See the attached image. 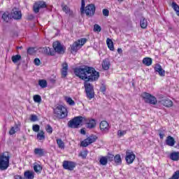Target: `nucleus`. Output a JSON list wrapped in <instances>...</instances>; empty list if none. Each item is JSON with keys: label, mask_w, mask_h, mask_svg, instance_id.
<instances>
[{"label": "nucleus", "mask_w": 179, "mask_h": 179, "mask_svg": "<svg viewBox=\"0 0 179 179\" xmlns=\"http://www.w3.org/2000/svg\"><path fill=\"white\" fill-rule=\"evenodd\" d=\"M74 73L84 82H94L99 80V78H100V73L96 71L94 68L87 66L76 68Z\"/></svg>", "instance_id": "1"}, {"label": "nucleus", "mask_w": 179, "mask_h": 179, "mask_svg": "<svg viewBox=\"0 0 179 179\" xmlns=\"http://www.w3.org/2000/svg\"><path fill=\"white\" fill-rule=\"evenodd\" d=\"M9 159H10V156H9L8 152H4L0 155V170L1 171L8 170V167H9Z\"/></svg>", "instance_id": "2"}, {"label": "nucleus", "mask_w": 179, "mask_h": 179, "mask_svg": "<svg viewBox=\"0 0 179 179\" xmlns=\"http://www.w3.org/2000/svg\"><path fill=\"white\" fill-rule=\"evenodd\" d=\"M53 111L56 118H59V120L68 117V110L62 105L57 106Z\"/></svg>", "instance_id": "3"}, {"label": "nucleus", "mask_w": 179, "mask_h": 179, "mask_svg": "<svg viewBox=\"0 0 179 179\" xmlns=\"http://www.w3.org/2000/svg\"><path fill=\"white\" fill-rule=\"evenodd\" d=\"M86 118L82 116H77L73 117L71 120L69 121L68 127L69 128H79L80 125H82V122L85 121Z\"/></svg>", "instance_id": "4"}, {"label": "nucleus", "mask_w": 179, "mask_h": 179, "mask_svg": "<svg viewBox=\"0 0 179 179\" xmlns=\"http://www.w3.org/2000/svg\"><path fill=\"white\" fill-rule=\"evenodd\" d=\"M141 97L143 98L145 103H147L148 104H152L153 106H156V104H157V99L150 93L143 92L141 94Z\"/></svg>", "instance_id": "5"}, {"label": "nucleus", "mask_w": 179, "mask_h": 179, "mask_svg": "<svg viewBox=\"0 0 179 179\" xmlns=\"http://www.w3.org/2000/svg\"><path fill=\"white\" fill-rule=\"evenodd\" d=\"M86 41H87V39H86L85 38H83L74 42L71 47V52H76L78 50H80L83 45H85V44H86Z\"/></svg>", "instance_id": "6"}, {"label": "nucleus", "mask_w": 179, "mask_h": 179, "mask_svg": "<svg viewBox=\"0 0 179 179\" xmlns=\"http://www.w3.org/2000/svg\"><path fill=\"white\" fill-rule=\"evenodd\" d=\"M84 86L87 93V97L90 100H92L94 97V90H93V85H91L89 81H85Z\"/></svg>", "instance_id": "7"}, {"label": "nucleus", "mask_w": 179, "mask_h": 179, "mask_svg": "<svg viewBox=\"0 0 179 179\" xmlns=\"http://www.w3.org/2000/svg\"><path fill=\"white\" fill-rule=\"evenodd\" d=\"M96 136H90L88 138H85L83 141L81 142V146H83V148H86L89 146V145H91V143H94V142H96Z\"/></svg>", "instance_id": "8"}, {"label": "nucleus", "mask_w": 179, "mask_h": 179, "mask_svg": "<svg viewBox=\"0 0 179 179\" xmlns=\"http://www.w3.org/2000/svg\"><path fill=\"white\" fill-rule=\"evenodd\" d=\"M45 8H47V3L45 1H39L34 3L33 9L34 13H38L40 9H44Z\"/></svg>", "instance_id": "9"}, {"label": "nucleus", "mask_w": 179, "mask_h": 179, "mask_svg": "<svg viewBox=\"0 0 179 179\" xmlns=\"http://www.w3.org/2000/svg\"><path fill=\"white\" fill-rule=\"evenodd\" d=\"M85 12V15L87 16H94V13H96V6L94 4H89L85 7V10H84Z\"/></svg>", "instance_id": "10"}, {"label": "nucleus", "mask_w": 179, "mask_h": 179, "mask_svg": "<svg viewBox=\"0 0 179 179\" xmlns=\"http://www.w3.org/2000/svg\"><path fill=\"white\" fill-rule=\"evenodd\" d=\"M53 48L57 54H64L65 52V49L64 48V46L61 45V43L59 41H55L53 43Z\"/></svg>", "instance_id": "11"}, {"label": "nucleus", "mask_w": 179, "mask_h": 179, "mask_svg": "<svg viewBox=\"0 0 179 179\" xmlns=\"http://www.w3.org/2000/svg\"><path fill=\"white\" fill-rule=\"evenodd\" d=\"M125 160L127 164H132L135 160V154L133 152H126Z\"/></svg>", "instance_id": "12"}, {"label": "nucleus", "mask_w": 179, "mask_h": 179, "mask_svg": "<svg viewBox=\"0 0 179 179\" xmlns=\"http://www.w3.org/2000/svg\"><path fill=\"white\" fill-rule=\"evenodd\" d=\"M75 162H69V161H64L63 162V168L65 170H69L70 171H72L73 170V168L76 167Z\"/></svg>", "instance_id": "13"}, {"label": "nucleus", "mask_w": 179, "mask_h": 179, "mask_svg": "<svg viewBox=\"0 0 179 179\" xmlns=\"http://www.w3.org/2000/svg\"><path fill=\"white\" fill-rule=\"evenodd\" d=\"M11 16L13 19H15V20H20V19H22V12L14 8L11 13Z\"/></svg>", "instance_id": "14"}, {"label": "nucleus", "mask_w": 179, "mask_h": 179, "mask_svg": "<svg viewBox=\"0 0 179 179\" xmlns=\"http://www.w3.org/2000/svg\"><path fill=\"white\" fill-rule=\"evenodd\" d=\"M155 72L159 75V76H166V71L163 69L160 64H157L155 65L154 68Z\"/></svg>", "instance_id": "15"}, {"label": "nucleus", "mask_w": 179, "mask_h": 179, "mask_svg": "<svg viewBox=\"0 0 179 179\" xmlns=\"http://www.w3.org/2000/svg\"><path fill=\"white\" fill-rule=\"evenodd\" d=\"M34 153L35 156H38V157H43V156H45V150L37 148L34 149Z\"/></svg>", "instance_id": "16"}, {"label": "nucleus", "mask_w": 179, "mask_h": 179, "mask_svg": "<svg viewBox=\"0 0 179 179\" xmlns=\"http://www.w3.org/2000/svg\"><path fill=\"white\" fill-rule=\"evenodd\" d=\"M68 75V63L66 62L62 64V78H66Z\"/></svg>", "instance_id": "17"}, {"label": "nucleus", "mask_w": 179, "mask_h": 179, "mask_svg": "<svg viewBox=\"0 0 179 179\" xmlns=\"http://www.w3.org/2000/svg\"><path fill=\"white\" fill-rule=\"evenodd\" d=\"M99 128L101 131H107L108 129H110V125L108 124V122L107 121H102L99 124Z\"/></svg>", "instance_id": "18"}, {"label": "nucleus", "mask_w": 179, "mask_h": 179, "mask_svg": "<svg viewBox=\"0 0 179 179\" xmlns=\"http://www.w3.org/2000/svg\"><path fill=\"white\" fill-rule=\"evenodd\" d=\"M166 145L168 146H174L176 145V140L171 136H169L166 139Z\"/></svg>", "instance_id": "19"}, {"label": "nucleus", "mask_w": 179, "mask_h": 179, "mask_svg": "<svg viewBox=\"0 0 179 179\" xmlns=\"http://www.w3.org/2000/svg\"><path fill=\"white\" fill-rule=\"evenodd\" d=\"M63 12H65L66 15H69V16H72L73 15V11L71 10V8L66 5H62Z\"/></svg>", "instance_id": "20"}, {"label": "nucleus", "mask_w": 179, "mask_h": 179, "mask_svg": "<svg viewBox=\"0 0 179 179\" xmlns=\"http://www.w3.org/2000/svg\"><path fill=\"white\" fill-rule=\"evenodd\" d=\"M24 177L26 179H34V173L33 171H26L24 173Z\"/></svg>", "instance_id": "21"}, {"label": "nucleus", "mask_w": 179, "mask_h": 179, "mask_svg": "<svg viewBox=\"0 0 179 179\" xmlns=\"http://www.w3.org/2000/svg\"><path fill=\"white\" fill-rule=\"evenodd\" d=\"M161 103L165 107H173V101L170 99H162Z\"/></svg>", "instance_id": "22"}, {"label": "nucleus", "mask_w": 179, "mask_h": 179, "mask_svg": "<svg viewBox=\"0 0 179 179\" xmlns=\"http://www.w3.org/2000/svg\"><path fill=\"white\" fill-rule=\"evenodd\" d=\"M153 62V60L150 57H145L143 59V65H145V66H150Z\"/></svg>", "instance_id": "23"}, {"label": "nucleus", "mask_w": 179, "mask_h": 179, "mask_svg": "<svg viewBox=\"0 0 179 179\" xmlns=\"http://www.w3.org/2000/svg\"><path fill=\"white\" fill-rule=\"evenodd\" d=\"M170 159L173 162H178L179 160V152H174L171 153Z\"/></svg>", "instance_id": "24"}, {"label": "nucleus", "mask_w": 179, "mask_h": 179, "mask_svg": "<svg viewBox=\"0 0 179 179\" xmlns=\"http://www.w3.org/2000/svg\"><path fill=\"white\" fill-rule=\"evenodd\" d=\"M102 68L105 71H108V69H110V61H108V59H106L103 61Z\"/></svg>", "instance_id": "25"}, {"label": "nucleus", "mask_w": 179, "mask_h": 179, "mask_svg": "<svg viewBox=\"0 0 179 179\" xmlns=\"http://www.w3.org/2000/svg\"><path fill=\"white\" fill-rule=\"evenodd\" d=\"M106 44L108 45V48H109V50H110V51H114V43L113 42V41L111 39L107 38Z\"/></svg>", "instance_id": "26"}, {"label": "nucleus", "mask_w": 179, "mask_h": 179, "mask_svg": "<svg viewBox=\"0 0 179 179\" xmlns=\"http://www.w3.org/2000/svg\"><path fill=\"white\" fill-rule=\"evenodd\" d=\"M10 13L9 12L6 11L5 13H3V14L1 16V18L3 19V20L4 22H6V23H8V22H9L10 17H9L10 16Z\"/></svg>", "instance_id": "27"}, {"label": "nucleus", "mask_w": 179, "mask_h": 179, "mask_svg": "<svg viewBox=\"0 0 179 179\" xmlns=\"http://www.w3.org/2000/svg\"><path fill=\"white\" fill-rule=\"evenodd\" d=\"M22 59V56L20 55H13L11 57V60L13 62V64H17V62H19Z\"/></svg>", "instance_id": "28"}, {"label": "nucleus", "mask_w": 179, "mask_h": 179, "mask_svg": "<svg viewBox=\"0 0 179 179\" xmlns=\"http://www.w3.org/2000/svg\"><path fill=\"white\" fill-rule=\"evenodd\" d=\"M43 52L47 55H54V50L50 48H43Z\"/></svg>", "instance_id": "29"}, {"label": "nucleus", "mask_w": 179, "mask_h": 179, "mask_svg": "<svg viewBox=\"0 0 179 179\" xmlns=\"http://www.w3.org/2000/svg\"><path fill=\"white\" fill-rule=\"evenodd\" d=\"M140 26L142 29L148 27V20L145 18H142L140 21Z\"/></svg>", "instance_id": "30"}, {"label": "nucleus", "mask_w": 179, "mask_h": 179, "mask_svg": "<svg viewBox=\"0 0 179 179\" xmlns=\"http://www.w3.org/2000/svg\"><path fill=\"white\" fill-rule=\"evenodd\" d=\"M96 127V120H90L89 122L87 123V127L90 128V129H92Z\"/></svg>", "instance_id": "31"}, {"label": "nucleus", "mask_w": 179, "mask_h": 179, "mask_svg": "<svg viewBox=\"0 0 179 179\" xmlns=\"http://www.w3.org/2000/svg\"><path fill=\"white\" fill-rule=\"evenodd\" d=\"M114 161H115V163H116L117 165L121 164L122 163V159H121V155H116L114 157Z\"/></svg>", "instance_id": "32"}, {"label": "nucleus", "mask_w": 179, "mask_h": 179, "mask_svg": "<svg viewBox=\"0 0 179 179\" xmlns=\"http://www.w3.org/2000/svg\"><path fill=\"white\" fill-rule=\"evenodd\" d=\"M100 164L101 166H106V164L108 163L107 157H101L99 160Z\"/></svg>", "instance_id": "33"}, {"label": "nucleus", "mask_w": 179, "mask_h": 179, "mask_svg": "<svg viewBox=\"0 0 179 179\" xmlns=\"http://www.w3.org/2000/svg\"><path fill=\"white\" fill-rule=\"evenodd\" d=\"M34 170L35 171V173H41V171L43 170V167L41 166L40 164H36L34 165Z\"/></svg>", "instance_id": "34"}, {"label": "nucleus", "mask_w": 179, "mask_h": 179, "mask_svg": "<svg viewBox=\"0 0 179 179\" xmlns=\"http://www.w3.org/2000/svg\"><path fill=\"white\" fill-rule=\"evenodd\" d=\"M38 85H39V86H41V87L42 89H45V87H47V85H48L47 80H38Z\"/></svg>", "instance_id": "35"}, {"label": "nucleus", "mask_w": 179, "mask_h": 179, "mask_svg": "<svg viewBox=\"0 0 179 179\" xmlns=\"http://www.w3.org/2000/svg\"><path fill=\"white\" fill-rule=\"evenodd\" d=\"M172 8H173V10H175V12H176V15H178V16H179V6H178V4H177V3L173 1L172 3Z\"/></svg>", "instance_id": "36"}, {"label": "nucleus", "mask_w": 179, "mask_h": 179, "mask_svg": "<svg viewBox=\"0 0 179 179\" xmlns=\"http://www.w3.org/2000/svg\"><path fill=\"white\" fill-rule=\"evenodd\" d=\"M37 138L38 141H44L45 139V136L44 135V131H41L37 134Z\"/></svg>", "instance_id": "37"}, {"label": "nucleus", "mask_w": 179, "mask_h": 179, "mask_svg": "<svg viewBox=\"0 0 179 179\" xmlns=\"http://www.w3.org/2000/svg\"><path fill=\"white\" fill-rule=\"evenodd\" d=\"M57 143L59 149H64L65 144L64 143V141H62V139H57Z\"/></svg>", "instance_id": "38"}, {"label": "nucleus", "mask_w": 179, "mask_h": 179, "mask_svg": "<svg viewBox=\"0 0 179 179\" xmlns=\"http://www.w3.org/2000/svg\"><path fill=\"white\" fill-rule=\"evenodd\" d=\"M66 101L69 104V106H75V101L71 97H66Z\"/></svg>", "instance_id": "39"}, {"label": "nucleus", "mask_w": 179, "mask_h": 179, "mask_svg": "<svg viewBox=\"0 0 179 179\" xmlns=\"http://www.w3.org/2000/svg\"><path fill=\"white\" fill-rule=\"evenodd\" d=\"M34 101L35 103H41V96H40V95H34Z\"/></svg>", "instance_id": "40"}, {"label": "nucleus", "mask_w": 179, "mask_h": 179, "mask_svg": "<svg viewBox=\"0 0 179 179\" xmlns=\"http://www.w3.org/2000/svg\"><path fill=\"white\" fill-rule=\"evenodd\" d=\"M27 54L29 55H33V54H36V49L34 48H29L27 49Z\"/></svg>", "instance_id": "41"}, {"label": "nucleus", "mask_w": 179, "mask_h": 179, "mask_svg": "<svg viewBox=\"0 0 179 179\" xmlns=\"http://www.w3.org/2000/svg\"><path fill=\"white\" fill-rule=\"evenodd\" d=\"M32 130L34 131V132H38V131H40V125L34 124L32 126Z\"/></svg>", "instance_id": "42"}, {"label": "nucleus", "mask_w": 179, "mask_h": 179, "mask_svg": "<svg viewBox=\"0 0 179 179\" xmlns=\"http://www.w3.org/2000/svg\"><path fill=\"white\" fill-rule=\"evenodd\" d=\"M169 179H179V171H176L172 176L171 178Z\"/></svg>", "instance_id": "43"}, {"label": "nucleus", "mask_w": 179, "mask_h": 179, "mask_svg": "<svg viewBox=\"0 0 179 179\" xmlns=\"http://www.w3.org/2000/svg\"><path fill=\"white\" fill-rule=\"evenodd\" d=\"M85 6H86V3H85V0H81V8H80L81 13H83V12H85Z\"/></svg>", "instance_id": "44"}, {"label": "nucleus", "mask_w": 179, "mask_h": 179, "mask_svg": "<svg viewBox=\"0 0 179 179\" xmlns=\"http://www.w3.org/2000/svg\"><path fill=\"white\" fill-rule=\"evenodd\" d=\"M94 31H97L98 33H99V31H101V27H100L99 24H94Z\"/></svg>", "instance_id": "45"}, {"label": "nucleus", "mask_w": 179, "mask_h": 179, "mask_svg": "<svg viewBox=\"0 0 179 179\" xmlns=\"http://www.w3.org/2000/svg\"><path fill=\"white\" fill-rule=\"evenodd\" d=\"M45 130L48 132V134H52V127H51V125L48 124L46 126Z\"/></svg>", "instance_id": "46"}, {"label": "nucleus", "mask_w": 179, "mask_h": 179, "mask_svg": "<svg viewBox=\"0 0 179 179\" xmlns=\"http://www.w3.org/2000/svg\"><path fill=\"white\" fill-rule=\"evenodd\" d=\"M127 134V131L126 130H118L117 131V135L118 136H124V135H125Z\"/></svg>", "instance_id": "47"}, {"label": "nucleus", "mask_w": 179, "mask_h": 179, "mask_svg": "<svg viewBox=\"0 0 179 179\" xmlns=\"http://www.w3.org/2000/svg\"><path fill=\"white\" fill-rule=\"evenodd\" d=\"M30 120H31V121H32V122H36V121H37L38 119L37 117V115H31Z\"/></svg>", "instance_id": "48"}, {"label": "nucleus", "mask_w": 179, "mask_h": 179, "mask_svg": "<svg viewBox=\"0 0 179 179\" xmlns=\"http://www.w3.org/2000/svg\"><path fill=\"white\" fill-rule=\"evenodd\" d=\"M106 158L108 159V162H113V159H114V155L113 154H109Z\"/></svg>", "instance_id": "49"}, {"label": "nucleus", "mask_w": 179, "mask_h": 179, "mask_svg": "<svg viewBox=\"0 0 179 179\" xmlns=\"http://www.w3.org/2000/svg\"><path fill=\"white\" fill-rule=\"evenodd\" d=\"M80 156L83 157V159H86V157L87 156V151H83L80 154Z\"/></svg>", "instance_id": "50"}, {"label": "nucleus", "mask_w": 179, "mask_h": 179, "mask_svg": "<svg viewBox=\"0 0 179 179\" xmlns=\"http://www.w3.org/2000/svg\"><path fill=\"white\" fill-rule=\"evenodd\" d=\"M103 16H108V15H110V11L105 8L103 10Z\"/></svg>", "instance_id": "51"}, {"label": "nucleus", "mask_w": 179, "mask_h": 179, "mask_svg": "<svg viewBox=\"0 0 179 179\" xmlns=\"http://www.w3.org/2000/svg\"><path fill=\"white\" fill-rule=\"evenodd\" d=\"M16 134V131L15 130V127H12L10 130L9 131L10 135H15Z\"/></svg>", "instance_id": "52"}, {"label": "nucleus", "mask_w": 179, "mask_h": 179, "mask_svg": "<svg viewBox=\"0 0 179 179\" xmlns=\"http://www.w3.org/2000/svg\"><path fill=\"white\" fill-rule=\"evenodd\" d=\"M35 65H37V66H38V65H40V59L38 58H36L34 61Z\"/></svg>", "instance_id": "53"}, {"label": "nucleus", "mask_w": 179, "mask_h": 179, "mask_svg": "<svg viewBox=\"0 0 179 179\" xmlns=\"http://www.w3.org/2000/svg\"><path fill=\"white\" fill-rule=\"evenodd\" d=\"M159 138L160 139H163L164 138V131L159 132Z\"/></svg>", "instance_id": "54"}, {"label": "nucleus", "mask_w": 179, "mask_h": 179, "mask_svg": "<svg viewBox=\"0 0 179 179\" xmlns=\"http://www.w3.org/2000/svg\"><path fill=\"white\" fill-rule=\"evenodd\" d=\"M33 19H34V15H33V14L28 15V20H33Z\"/></svg>", "instance_id": "55"}, {"label": "nucleus", "mask_w": 179, "mask_h": 179, "mask_svg": "<svg viewBox=\"0 0 179 179\" xmlns=\"http://www.w3.org/2000/svg\"><path fill=\"white\" fill-rule=\"evenodd\" d=\"M80 134H82L83 135H86V131H85V129H82L80 130Z\"/></svg>", "instance_id": "56"}, {"label": "nucleus", "mask_w": 179, "mask_h": 179, "mask_svg": "<svg viewBox=\"0 0 179 179\" xmlns=\"http://www.w3.org/2000/svg\"><path fill=\"white\" fill-rule=\"evenodd\" d=\"M117 52H118V54H122V49H121L120 48H119L117 49Z\"/></svg>", "instance_id": "57"}, {"label": "nucleus", "mask_w": 179, "mask_h": 179, "mask_svg": "<svg viewBox=\"0 0 179 179\" xmlns=\"http://www.w3.org/2000/svg\"><path fill=\"white\" fill-rule=\"evenodd\" d=\"M22 48H23V47H22V46H19L17 48V50H22Z\"/></svg>", "instance_id": "58"}, {"label": "nucleus", "mask_w": 179, "mask_h": 179, "mask_svg": "<svg viewBox=\"0 0 179 179\" xmlns=\"http://www.w3.org/2000/svg\"><path fill=\"white\" fill-rule=\"evenodd\" d=\"M118 1V2H122V1H124V0H117Z\"/></svg>", "instance_id": "59"}]
</instances>
